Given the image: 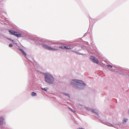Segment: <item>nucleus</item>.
Returning a JSON list of instances; mask_svg holds the SVG:
<instances>
[{"label":"nucleus","mask_w":129,"mask_h":129,"mask_svg":"<svg viewBox=\"0 0 129 129\" xmlns=\"http://www.w3.org/2000/svg\"><path fill=\"white\" fill-rule=\"evenodd\" d=\"M73 47L72 46H65V49H71L73 48Z\"/></svg>","instance_id":"423d86ee"},{"label":"nucleus","mask_w":129,"mask_h":129,"mask_svg":"<svg viewBox=\"0 0 129 129\" xmlns=\"http://www.w3.org/2000/svg\"><path fill=\"white\" fill-rule=\"evenodd\" d=\"M9 40H10V41H12V42H14V41H13V40H11V39H9Z\"/></svg>","instance_id":"f3484780"},{"label":"nucleus","mask_w":129,"mask_h":129,"mask_svg":"<svg viewBox=\"0 0 129 129\" xmlns=\"http://www.w3.org/2000/svg\"><path fill=\"white\" fill-rule=\"evenodd\" d=\"M20 50L22 52L23 54L25 55H26V53L24 51H23L22 49H20Z\"/></svg>","instance_id":"9d476101"},{"label":"nucleus","mask_w":129,"mask_h":129,"mask_svg":"<svg viewBox=\"0 0 129 129\" xmlns=\"http://www.w3.org/2000/svg\"><path fill=\"white\" fill-rule=\"evenodd\" d=\"M77 83L81 84H83L85 85V84L82 81L78 80H73L72 81L71 84H77Z\"/></svg>","instance_id":"f03ea898"},{"label":"nucleus","mask_w":129,"mask_h":129,"mask_svg":"<svg viewBox=\"0 0 129 129\" xmlns=\"http://www.w3.org/2000/svg\"><path fill=\"white\" fill-rule=\"evenodd\" d=\"M68 108L71 111H72L74 113H75V111L74 110L72 109L69 107H68Z\"/></svg>","instance_id":"1a4fd4ad"},{"label":"nucleus","mask_w":129,"mask_h":129,"mask_svg":"<svg viewBox=\"0 0 129 129\" xmlns=\"http://www.w3.org/2000/svg\"><path fill=\"white\" fill-rule=\"evenodd\" d=\"M45 81L50 84H52L54 81V79L53 76L48 73H45L44 74Z\"/></svg>","instance_id":"f257e3e1"},{"label":"nucleus","mask_w":129,"mask_h":129,"mask_svg":"<svg viewBox=\"0 0 129 129\" xmlns=\"http://www.w3.org/2000/svg\"><path fill=\"white\" fill-rule=\"evenodd\" d=\"M4 120V119L2 117L0 118V125H1L3 123Z\"/></svg>","instance_id":"0eeeda50"},{"label":"nucleus","mask_w":129,"mask_h":129,"mask_svg":"<svg viewBox=\"0 0 129 129\" xmlns=\"http://www.w3.org/2000/svg\"><path fill=\"white\" fill-rule=\"evenodd\" d=\"M9 32L11 35H13L14 36H16L17 37H20L21 36L20 34L19 33L17 32H15L13 30H9Z\"/></svg>","instance_id":"7ed1b4c3"},{"label":"nucleus","mask_w":129,"mask_h":129,"mask_svg":"<svg viewBox=\"0 0 129 129\" xmlns=\"http://www.w3.org/2000/svg\"><path fill=\"white\" fill-rule=\"evenodd\" d=\"M42 89L45 91H46L47 90L48 88H42Z\"/></svg>","instance_id":"f8f14e48"},{"label":"nucleus","mask_w":129,"mask_h":129,"mask_svg":"<svg viewBox=\"0 0 129 129\" xmlns=\"http://www.w3.org/2000/svg\"><path fill=\"white\" fill-rule=\"evenodd\" d=\"M91 111L92 112H93L95 113H96V111L94 110H93V109H91Z\"/></svg>","instance_id":"ddd939ff"},{"label":"nucleus","mask_w":129,"mask_h":129,"mask_svg":"<svg viewBox=\"0 0 129 129\" xmlns=\"http://www.w3.org/2000/svg\"><path fill=\"white\" fill-rule=\"evenodd\" d=\"M79 129H81V128H79Z\"/></svg>","instance_id":"6ab92c4d"},{"label":"nucleus","mask_w":129,"mask_h":129,"mask_svg":"<svg viewBox=\"0 0 129 129\" xmlns=\"http://www.w3.org/2000/svg\"><path fill=\"white\" fill-rule=\"evenodd\" d=\"M31 95L32 96H36L37 95L36 93L34 92H33L32 93Z\"/></svg>","instance_id":"6e6552de"},{"label":"nucleus","mask_w":129,"mask_h":129,"mask_svg":"<svg viewBox=\"0 0 129 129\" xmlns=\"http://www.w3.org/2000/svg\"><path fill=\"white\" fill-rule=\"evenodd\" d=\"M128 114H129V111H128Z\"/></svg>","instance_id":"a211bd4d"},{"label":"nucleus","mask_w":129,"mask_h":129,"mask_svg":"<svg viewBox=\"0 0 129 129\" xmlns=\"http://www.w3.org/2000/svg\"><path fill=\"white\" fill-rule=\"evenodd\" d=\"M107 66H108V67H110L111 68H112V66L110 65H107Z\"/></svg>","instance_id":"dca6fc26"},{"label":"nucleus","mask_w":129,"mask_h":129,"mask_svg":"<svg viewBox=\"0 0 129 129\" xmlns=\"http://www.w3.org/2000/svg\"><path fill=\"white\" fill-rule=\"evenodd\" d=\"M90 60L93 62L98 64L99 63V61L97 59L92 56H91L90 57Z\"/></svg>","instance_id":"39448f33"},{"label":"nucleus","mask_w":129,"mask_h":129,"mask_svg":"<svg viewBox=\"0 0 129 129\" xmlns=\"http://www.w3.org/2000/svg\"><path fill=\"white\" fill-rule=\"evenodd\" d=\"M43 46L44 48L49 50H52L53 51H55L57 50V49L52 48L51 47V46H48L47 45L45 44L43 45Z\"/></svg>","instance_id":"20e7f679"},{"label":"nucleus","mask_w":129,"mask_h":129,"mask_svg":"<svg viewBox=\"0 0 129 129\" xmlns=\"http://www.w3.org/2000/svg\"><path fill=\"white\" fill-rule=\"evenodd\" d=\"M13 46V45L11 44H9V46L10 47H11Z\"/></svg>","instance_id":"2eb2a0df"},{"label":"nucleus","mask_w":129,"mask_h":129,"mask_svg":"<svg viewBox=\"0 0 129 129\" xmlns=\"http://www.w3.org/2000/svg\"><path fill=\"white\" fill-rule=\"evenodd\" d=\"M127 119H124L123 120V122H126L127 121Z\"/></svg>","instance_id":"4468645a"},{"label":"nucleus","mask_w":129,"mask_h":129,"mask_svg":"<svg viewBox=\"0 0 129 129\" xmlns=\"http://www.w3.org/2000/svg\"><path fill=\"white\" fill-rule=\"evenodd\" d=\"M65 46H61L59 47V48L61 49L65 48Z\"/></svg>","instance_id":"9b49d317"}]
</instances>
